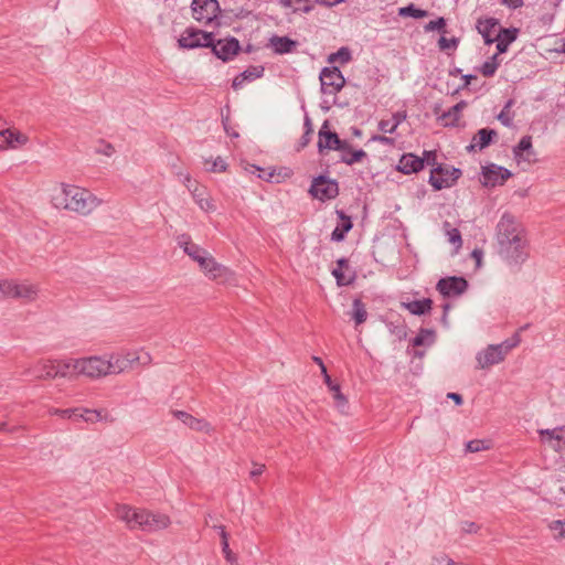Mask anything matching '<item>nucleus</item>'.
<instances>
[{"label": "nucleus", "mask_w": 565, "mask_h": 565, "mask_svg": "<svg viewBox=\"0 0 565 565\" xmlns=\"http://www.w3.org/2000/svg\"><path fill=\"white\" fill-rule=\"evenodd\" d=\"M28 142V135L17 128L0 130V150L18 149Z\"/></svg>", "instance_id": "16"}, {"label": "nucleus", "mask_w": 565, "mask_h": 565, "mask_svg": "<svg viewBox=\"0 0 565 565\" xmlns=\"http://www.w3.org/2000/svg\"><path fill=\"white\" fill-rule=\"evenodd\" d=\"M467 288V281L459 277L443 278L437 284L438 291L446 297L459 296Z\"/></svg>", "instance_id": "18"}, {"label": "nucleus", "mask_w": 565, "mask_h": 565, "mask_svg": "<svg viewBox=\"0 0 565 565\" xmlns=\"http://www.w3.org/2000/svg\"><path fill=\"white\" fill-rule=\"evenodd\" d=\"M340 221L332 232V238L334 241H342L347 232H349L352 227V222L349 216L344 215L342 212L339 213Z\"/></svg>", "instance_id": "32"}, {"label": "nucleus", "mask_w": 565, "mask_h": 565, "mask_svg": "<svg viewBox=\"0 0 565 565\" xmlns=\"http://www.w3.org/2000/svg\"><path fill=\"white\" fill-rule=\"evenodd\" d=\"M81 375L89 379H98L109 375V363L106 358L89 356L79 359Z\"/></svg>", "instance_id": "10"}, {"label": "nucleus", "mask_w": 565, "mask_h": 565, "mask_svg": "<svg viewBox=\"0 0 565 565\" xmlns=\"http://www.w3.org/2000/svg\"><path fill=\"white\" fill-rule=\"evenodd\" d=\"M511 175L512 173L508 169L491 163L482 167L481 182L484 186L494 188L504 184Z\"/></svg>", "instance_id": "13"}, {"label": "nucleus", "mask_w": 565, "mask_h": 565, "mask_svg": "<svg viewBox=\"0 0 565 565\" xmlns=\"http://www.w3.org/2000/svg\"><path fill=\"white\" fill-rule=\"evenodd\" d=\"M321 87L324 94H335L344 85L345 81L337 67H326L320 74Z\"/></svg>", "instance_id": "14"}, {"label": "nucleus", "mask_w": 565, "mask_h": 565, "mask_svg": "<svg viewBox=\"0 0 565 565\" xmlns=\"http://www.w3.org/2000/svg\"><path fill=\"white\" fill-rule=\"evenodd\" d=\"M60 360H44L40 363V376L45 379H54L60 376Z\"/></svg>", "instance_id": "30"}, {"label": "nucleus", "mask_w": 565, "mask_h": 565, "mask_svg": "<svg viewBox=\"0 0 565 565\" xmlns=\"http://www.w3.org/2000/svg\"><path fill=\"white\" fill-rule=\"evenodd\" d=\"M461 177V171L448 164H439L430 171L429 183L435 190L452 186Z\"/></svg>", "instance_id": "6"}, {"label": "nucleus", "mask_w": 565, "mask_h": 565, "mask_svg": "<svg viewBox=\"0 0 565 565\" xmlns=\"http://www.w3.org/2000/svg\"><path fill=\"white\" fill-rule=\"evenodd\" d=\"M477 29L487 43H492L494 42V36L499 35L501 25L498 20L486 17L478 20Z\"/></svg>", "instance_id": "20"}, {"label": "nucleus", "mask_w": 565, "mask_h": 565, "mask_svg": "<svg viewBox=\"0 0 565 565\" xmlns=\"http://www.w3.org/2000/svg\"><path fill=\"white\" fill-rule=\"evenodd\" d=\"M425 30L426 31H439L441 32L443 34L446 33V21L444 18H439L435 21H430L426 26H425Z\"/></svg>", "instance_id": "44"}, {"label": "nucleus", "mask_w": 565, "mask_h": 565, "mask_svg": "<svg viewBox=\"0 0 565 565\" xmlns=\"http://www.w3.org/2000/svg\"><path fill=\"white\" fill-rule=\"evenodd\" d=\"M437 565H458V564H455L450 559H447V558L443 557L440 559H437Z\"/></svg>", "instance_id": "59"}, {"label": "nucleus", "mask_w": 565, "mask_h": 565, "mask_svg": "<svg viewBox=\"0 0 565 565\" xmlns=\"http://www.w3.org/2000/svg\"><path fill=\"white\" fill-rule=\"evenodd\" d=\"M38 294L35 286L30 284H18L12 280H0V297L33 299Z\"/></svg>", "instance_id": "7"}, {"label": "nucleus", "mask_w": 565, "mask_h": 565, "mask_svg": "<svg viewBox=\"0 0 565 565\" xmlns=\"http://www.w3.org/2000/svg\"><path fill=\"white\" fill-rule=\"evenodd\" d=\"M353 318L356 324L363 323L367 318V312L363 302L359 299L353 303Z\"/></svg>", "instance_id": "39"}, {"label": "nucleus", "mask_w": 565, "mask_h": 565, "mask_svg": "<svg viewBox=\"0 0 565 565\" xmlns=\"http://www.w3.org/2000/svg\"><path fill=\"white\" fill-rule=\"evenodd\" d=\"M424 161H426L430 166H435L437 161V153L436 151H425L424 152Z\"/></svg>", "instance_id": "51"}, {"label": "nucleus", "mask_w": 565, "mask_h": 565, "mask_svg": "<svg viewBox=\"0 0 565 565\" xmlns=\"http://www.w3.org/2000/svg\"><path fill=\"white\" fill-rule=\"evenodd\" d=\"M439 47L440 50H454L457 46V40L455 38H447L445 35H441L439 39Z\"/></svg>", "instance_id": "46"}, {"label": "nucleus", "mask_w": 565, "mask_h": 565, "mask_svg": "<svg viewBox=\"0 0 565 565\" xmlns=\"http://www.w3.org/2000/svg\"><path fill=\"white\" fill-rule=\"evenodd\" d=\"M222 537H223V552H224L226 558L230 561L231 557H232V552L230 550V545H228V542H227V536H226V533L224 531L222 532Z\"/></svg>", "instance_id": "52"}, {"label": "nucleus", "mask_w": 565, "mask_h": 565, "mask_svg": "<svg viewBox=\"0 0 565 565\" xmlns=\"http://www.w3.org/2000/svg\"><path fill=\"white\" fill-rule=\"evenodd\" d=\"M264 470H265V466L264 465H255L254 469L250 472V475L253 477L259 476V475H262L264 472Z\"/></svg>", "instance_id": "56"}, {"label": "nucleus", "mask_w": 565, "mask_h": 565, "mask_svg": "<svg viewBox=\"0 0 565 565\" xmlns=\"http://www.w3.org/2000/svg\"><path fill=\"white\" fill-rule=\"evenodd\" d=\"M502 360L500 348L488 349L482 356L479 358V362L482 366H488L498 363Z\"/></svg>", "instance_id": "35"}, {"label": "nucleus", "mask_w": 565, "mask_h": 565, "mask_svg": "<svg viewBox=\"0 0 565 565\" xmlns=\"http://www.w3.org/2000/svg\"><path fill=\"white\" fill-rule=\"evenodd\" d=\"M340 151L342 161L348 164L361 162L366 157V153L363 150H354L347 142L344 150Z\"/></svg>", "instance_id": "31"}, {"label": "nucleus", "mask_w": 565, "mask_h": 565, "mask_svg": "<svg viewBox=\"0 0 565 565\" xmlns=\"http://www.w3.org/2000/svg\"><path fill=\"white\" fill-rule=\"evenodd\" d=\"M281 7L291 9L292 11L310 12L313 3L310 0H279Z\"/></svg>", "instance_id": "33"}, {"label": "nucleus", "mask_w": 565, "mask_h": 565, "mask_svg": "<svg viewBox=\"0 0 565 565\" xmlns=\"http://www.w3.org/2000/svg\"><path fill=\"white\" fill-rule=\"evenodd\" d=\"M106 414L104 415L102 412L93 411V409H84L78 408L77 418H82L87 423H97L102 419H106Z\"/></svg>", "instance_id": "36"}, {"label": "nucleus", "mask_w": 565, "mask_h": 565, "mask_svg": "<svg viewBox=\"0 0 565 565\" xmlns=\"http://www.w3.org/2000/svg\"><path fill=\"white\" fill-rule=\"evenodd\" d=\"M339 286H348L353 282L355 275L351 270L349 263L345 259L337 262V266L332 270Z\"/></svg>", "instance_id": "22"}, {"label": "nucleus", "mask_w": 565, "mask_h": 565, "mask_svg": "<svg viewBox=\"0 0 565 565\" xmlns=\"http://www.w3.org/2000/svg\"><path fill=\"white\" fill-rule=\"evenodd\" d=\"M115 515L131 530L141 529L152 531L164 529L170 524V520L167 515L152 514L145 509L128 504H118L115 508Z\"/></svg>", "instance_id": "2"}, {"label": "nucleus", "mask_w": 565, "mask_h": 565, "mask_svg": "<svg viewBox=\"0 0 565 565\" xmlns=\"http://www.w3.org/2000/svg\"><path fill=\"white\" fill-rule=\"evenodd\" d=\"M398 14L401 17H412L415 19H422L428 15L427 11L417 9L413 4L399 8Z\"/></svg>", "instance_id": "38"}, {"label": "nucleus", "mask_w": 565, "mask_h": 565, "mask_svg": "<svg viewBox=\"0 0 565 565\" xmlns=\"http://www.w3.org/2000/svg\"><path fill=\"white\" fill-rule=\"evenodd\" d=\"M495 131L494 130H489V129H481L480 131H478V134L472 138L471 140V145H470V148L472 150H481L483 148H486L493 136H495Z\"/></svg>", "instance_id": "29"}, {"label": "nucleus", "mask_w": 565, "mask_h": 565, "mask_svg": "<svg viewBox=\"0 0 565 565\" xmlns=\"http://www.w3.org/2000/svg\"><path fill=\"white\" fill-rule=\"evenodd\" d=\"M213 34L194 28H188L178 40L182 49L209 47L212 45Z\"/></svg>", "instance_id": "8"}, {"label": "nucleus", "mask_w": 565, "mask_h": 565, "mask_svg": "<svg viewBox=\"0 0 565 565\" xmlns=\"http://www.w3.org/2000/svg\"><path fill=\"white\" fill-rule=\"evenodd\" d=\"M252 169L250 172H255V171H258V177L263 180H267V181H273L275 178H276V174H275V171H269L267 169H260V168H256L255 166H252Z\"/></svg>", "instance_id": "48"}, {"label": "nucleus", "mask_w": 565, "mask_h": 565, "mask_svg": "<svg viewBox=\"0 0 565 565\" xmlns=\"http://www.w3.org/2000/svg\"><path fill=\"white\" fill-rule=\"evenodd\" d=\"M446 227H449V224L446 223ZM447 236L450 243L456 245V250H458L461 246V235L457 228H447Z\"/></svg>", "instance_id": "43"}, {"label": "nucleus", "mask_w": 565, "mask_h": 565, "mask_svg": "<svg viewBox=\"0 0 565 565\" xmlns=\"http://www.w3.org/2000/svg\"><path fill=\"white\" fill-rule=\"evenodd\" d=\"M424 168V160L413 153H405L401 157L397 170L404 174L416 173Z\"/></svg>", "instance_id": "21"}, {"label": "nucleus", "mask_w": 565, "mask_h": 565, "mask_svg": "<svg viewBox=\"0 0 565 565\" xmlns=\"http://www.w3.org/2000/svg\"><path fill=\"white\" fill-rule=\"evenodd\" d=\"M263 66H249L233 79V88L239 89L247 81H255L263 76Z\"/></svg>", "instance_id": "24"}, {"label": "nucleus", "mask_w": 565, "mask_h": 565, "mask_svg": "<svg viewBox=\"0 0 565 565\" xmlns=\"http://www.w3.org/2000/svg\"><path fill=\"white\" fill-rule=\"evenodd\" d=\"M323 375V382L328 386L329 391L331 390L332 385H335L337 383L332 381L331 376L328 374V371L326 370V373H321Z\"/></svg>", "instance_id": "55"}, {"label": "nucleus", "mask_w": 565, "mask_h": 565, "mask_svg": "<svg viewBox=\"0 0 565 565\" xmlns=\"http://www.w3.org/2000/svg\"><path fill=\"white\" fill-rule=\"evenodd\" d=\"M351 58L350 52L347 47H341L337 53H333L329 56V63H340L344 64L349 62Z\"/></svg>", "instance_id": "40"}, {"label": "nucleus", "mask_w": 565, "mask_h": 565, "mask_svg": "<svg viewBox=\"0 0 565 565\" xmlns=\"http://www.w3.org/2000/svg\"><path fill=\"white\" fill-rule=\"evenodd\" d=\"M563 433H564V429L563 428H558V429H553V430H542L541 435L542 436H546L550 439H552V438L562 439L563 438Z\"/></svg>", "instance_id": "50"}, {"label": "nucleus", "mask_w": 565, "mask_h": 565, "mask_svg": "<svg viewBox=\"0 0 565 565\" xmlns=\"http://www.w3.org/2000/svg\"><path fill=\"white\" fill-rule=\"evenodd\" d=\"M513 156L518 166L523 163L531 166L539 161L536 151L533 148L531 136H524L521 138L519 143L513 148Z\"/></svg>", "instance_id": "12"}, {"label": "nucleus", "mask_w": 565, "mask_h": 565, "mask_svg": "<svg viewBox=\"0 0 565 565\" xmlns=\"http://www.w3.org/2000/svg\"><path fill=\"white\" fill-rule=\"evenodd\" d=\"M270 45L276 53L282 54L289 53L292 50L295 42L289 40L288 38L274 36L270 39Z\"/></svg>", "instance_id": "34"}, {"label": "nucleus", "mask_w": 565, "mask_h": 565, "mask_svg": "<svg viewBox=\"0 0 565 565\" xmlns=\"http://www.w3.org/2000/svg\"><path fill=\"white\" fill-rule=\"evenodd\" d=\"M150 361V354L143 350L120 351L110 354L106 359V363H109V375L119 374L135 365H147Z\"/></svg>", "instance_id": "5"}, {"label": "nucleus", "mask_w": 565, "mask_h": 565, "mask_svg": "<svg viewBox=\"0 0 565 565\" xmlns=\"http://www.w3.org/2000/svg\"><path fill=\"white\" fill-rule=\"evenodd\" d=\"M500 63L501 62L498 60V54H495L482 64L480 67V73L486 77H490L495 73Z\"/></svg>", "instance_id": "37"}, {"label": "nucleus", "mask_w": 565, "mask_h": 565, "mask_svg": "<svg viewBox=\"0 0 565 565\" xmlns=\"http://www.w3.org/2000/svg\"><path fill=\"white\" fill-rule=\"evenodd\" d=\"M213 53L222 61L232 60L239 52V43L236 39H223L216 43L212 42Z\"/></svg>", "instance_id": "17"}, {"label": "nucleus", "mask_w": 565, "mask_h": 565, "mask_svg": "<svg viewBox=\"0 0 565 565\" xmlns=\"http://www.w3.org/2000/svg\"><path fill=\"white\" fill-rule=\"evenodd\" d=\"M210 162H206V169L213 172H223L226 169L225 162L217 158L213 162H211V167H209Z\"/></svg>", "instance_id": "49"}, {"label": "nucleus", "mask_w": 565, "mask_h": 565, "mask_svg": "<svg viewBox=\"0 0 565 565\" xmlns=\"http://www.w3.org/2000/svg\"><path fill=\"white\" fill-rule=\"evenodd\" d=\"M316 2L323 7H333L338 3L343 2V0H316Z\"/></svg>", "instance_id": "54"}, {"label": "nucleus", "mask_w": 565, "mask_h": 565, "mask_svg": "<svg viewBox=\"0 0 565 565\" xmlns=\"http://www.w3.org/2000/svg\"><path fill=\"white\" fill-rule=\"evenodd\" d=\"M450 398H452L457 404H461V396L456 393L448 394Z\"/></svg>", "instance_id": "60"}, {"label": "nucleus", "mask_w": 565, "mask_h": 565, "mask_svg": "<svg viewBox=\"0 0 565 565\" xmlns=\"http://www.w3.org/2000/svg\"><path fill=\"white\" fill-rule=\"evenodd\" d=\"M345 141H342L335 132L329 129L328 122H324L319 130L318 149L320 154H326L330 150H344Z\"/></svg>", "instance_id": "11"}, {"label": "nucleus", "mask_w": 565, "mask_h": 565, "mask_svg": "<svg viewBox=\"0 0 565 565\" xmlns=\"http://www.w3.org/2000/svg\"><path fill=\"white\" fill-rule=\"evenodd\" d=\"M6 429V425L4 424H0V430H4Z\"/></svg>", "instance_id": "62"}, {"label": "nucleus", "mask_w": 565, "mask_h": 565, "mask_svg": "<svg viewBox=\"0 0 565 565\" xmlns=\"http://www.w3.org/2000/svg\"><path fill=\"white\" fill-rule=\"evenodd\" d=\"M515 31L508 29H500L499 35L494 36V42H497L498 53H503L507 51L508 46L515 40Z\"/></svg>", "instance_id": "28"}, {"label": "nucleus", "mask_w": 565, "mask_h": 565, "mask_svg": "<svg viewBox=\"0 0 565 565\" xmlns=\"http://www.w3.org/2000/svg\"><path fill=\"white\" fill-rule=\"evenodd\" d=\"M184 252L195 260L202 271L212 280L225 284L232 276L231 271L218 264L211 255L192 243H186Z\"/></svg>", "instance_id": "4"}, {"label": "nucleus", "mask_w": 565, "mask_h": 565, "mask_svg": "<svg viewBox=\"0 0 565 565\" xmlns=\"http://www.w3.org/2000/svg\"><path fill=\"white\" fill-rule=\"evenodd\" d=\"M503 3L511 8H519L522 6V0H503Z\"/></svg>", "instance_id": "57"}, {"label": "nucleus", "mask_w": 565, "mask_h": 565, "mask_svg": "<svg viewBox=\"0 0 565 565\" xmlns=\"http://www.w3.org/2000/svg\"><path fill=\"white\" fill-rule=\"evenodd\" d=\"M403 306L413 315H425L431 310L433 301L428 298L403 302Z\"/></svg>", "instance_id": "27"}, {"label": "nucleus", "mask_w": 565, "mask_h": 565, "mask_svg": "<svg viewBox=\"0 0 565 565\" xmlns=\"http://www.w3.org/2000/svg\"><path fill=\"white\" fill-rule=\"evenodd\" d=\"M434 340V333L428 330H422L419 334L414 339L413 343L415 347L423 345L425 343H429Z\"/></svg>", "instance_id": "42"}, {"label": "nucleus", "mask_w": 565, "mask_h": 565, "mask_svg": "<svg viewBox=\"0 0 565 565\" xmlns=\"http://www.w3.org/2000/svg\"><path fill=\"white\" fill-rule=\"evenodd\" d=\"M79 359H65L60 360V376L73 377L81 375Z\"/></svg>", "instance_id": "26"}, {"label": "nucleus", "mask_w": 565, "mask_h": 565, "mask_svg": "<svg viewBox=\"0 0 565 565\" xmlns=\"http://www.w3.org/2000/svg\"><path fill=\"white\" fill-rule=\"evenodd\" d=\"M218 13L220 6L216 0H193L192 2V15L200 23H211Z\"/></svg>", "instance_id": "9"}, {"label": "nucleus", "mask_w": 565, "mask_h": 565, "mask_svg": "<svg viewBox=\"0 0 565 565\" xmlns=\"http://www.w3.org/2000/svg\"><path fill=\"white\" fill-rule=\"evenodd\" d=\"M473 78L472 76L467 77V84H470V79Z\"/></svg>", "instance_id": "63"}, {"label": "nucleus", "mask_w": 565, "mask_h": 565, "mask_svg": "<svg viewBox=\"0 0 565 565\" xmlns=\"http://www.w3.org/2000/svg\"><path fill=\"white\" fill-rule=\"evenodd\" d=\"M107 149H108V150H111V146H109V145H108V146H107ZM105 154H110V151H105Z\"/></svg>", "instance_id": "61"}, {"label": "nucleus", "mask_w": 565, "mask_h": 565, "mask_svg": "<svg viewBox=\"0 0 565 565\" xmlns=\"http://www.w3.org/2000/svg\"><path fill=\"white\" fill-rule=\"evenodd\" d=\"M501 255L508 266L521 267L530 257V242L524 225L514 216L504 214L498 223Z\"/></svg>", "instance_id": "1"}, {"label": "nucleus", "mask_w": 565, "mask_h": 565, "mask_svg": "<svg viewBox=\"0 0 565 565\" xmlns=\"http://www.w3.org/2000/svg\"><path fill=\"white\" fill-rule=\"evenodd\" d=\"M467 103L460 102L449 110L445 111L441 116H439L438 120L444 127H458L463 124L462 121V111L466 109Z\"/></svg>", "instance_id": "19"}, {"label": "nucleus", "mask_w": 565, "mask_h": 565, "mask_svg": "<svg viewBox=\"0 0 565 565\" xmlns=\"http://www.w3.org/2000/svg\"><path fill=\"white\" fill-rule=\"evenodd\" d=\"M77 412H78V408L54 409L53 412H51V414L58 415L62 418L71 419V418H77Z\"/></svg>", "instance_id": "47"}, {"label": "nucleus", "mask_w": 565, "mask_h": 565, "mask_svg": "<svg viewBox=\"0 0 565 565\" xmlns=\"http://www.w3.org/2000/svg\"><path fill=\"white\" fill-rule=\"evenodd\" d=\"M312 360H313V362H315V363H317V364L319 365V367H320V370H321V373H326V369H327V367H326V365H324L323 361L321 360V358H319V356H313V358H312Z\"/></svg>", "instance_id": "58"}, {"label": "nucleus", "mask_w": 565, "mask_h": 565, "mask_svg": "<svg viewBox=\"0 0 565 565\" xmlns=\"http://www.w3.org/2000/svg\"><path fill=\"white\" fill-rule=\"evenodd\" d=\"M330 392L333 395L338 406H344L348 403L347 397L341 393L340 384L332 385Z\"/></svg>", "instance_id": "45"}, {"label": "nucleus", "mask_w": 565, "mask_h": 565, "mask_svg": "<svg viewBox=\"0 0 565 565\" xmlns=\"http://www.w3.org/2000/svg\"><path fill=\"white\" fill-rule=\"evenodd\" d=\"M482 255V250L478 248L473 249L471 253V257L476 260L477 267L481 266Z\"/></svg>", "instance_id": "53"}, {"label": "nucleus", "mask_w": 565, "mask_h": 565, "mask_svg": "<svg viewBox=\"0 0 565 565\" xmlns=\"http://www.w3.org/2000/svg\"><path fill=\"white\" fill-rule=\"evenodd\" d=\"M174 415L178 419L188 425L191 429L204 433H210L211 430L210 425L203 419L195 418L192 415L183 412H177L174 413Z\"/></svg>", "instance_id": "25"}, {"label": "nucleus", "mask_w": 565, "mask_h": 565, "mask_svg": "<svg viewBox=\"0 0 565 565\" xmlns=\"http://www.w3.org/2000/svg\"><path fill=\"white\" fill-rule=\"evenodd\" d=\"M57 206L78 213H89L100 201L88 190L76 185H64L61 195L54 198Z\"/></svg>", "instance_id": "3"}, {"label": "nucleus", "mask_w": 565, "mask_h": 565, "mask_svg": "<svg viewBox=\"0 0 565 565\" xmlns=\"http://www.w3.org/2000/svg\"><path fill=\"white\" fill-rule=\"evenodd\" d=\"M310 193L313 198L326 201L334 199L339 193V188L337 182L324 177H319L313 180Z\"/></svg>", "instance_id": "15"}, {"label": "nucleus", "mask_w": 565, "mask_h": 565, "mask_svg": "<svg viewBox=\"0 0 565 565\" xmlns=\"http://www.w3.org/2000/svg\"><path fill=\"white\" fill-rule=\"evenodd\" d=\"M406 110H398L386 117H383L380 121V130L385 134H394L399 124L406 119Z\"/></svg>", "instance_id": "23"}, {"label": "nucleus", "mask_w": 565, "mask_h": 565, "mask_svg": "<svg viewBox=\"0 0 565 565\" xmlns=\"http://www.w3.org/2000/svg\"><path fill=\"white\" fill-rule=\"evenodd\" d=\"M490 448H491V444L488 440L476 439V440L469 441L467 445V450L470 452L483 451V450H488Z\"/></svg>", "instance_id": "41"}]
</instances>
